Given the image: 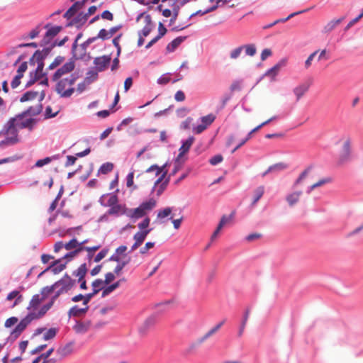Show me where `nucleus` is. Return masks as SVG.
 Returning <instances> with one entry per match:
<instances>
[{
	"label": "nucleus",
	"mask_w": 363,
	"mask_h": 363,
	"mask_svg": "<svg viewBox=\"0 0 363 363\" xmlns=\"http://www.w3.org/2000/svg\"><path fill=\"white\" fill-rule=\"evenodd\" d=\"M89 323H84L79 322L77 325L74 327L75 330L78 332L79 333H84L86 332L89 329Z\"/></svg>",
	"instance_id": "43"
},
{
	"label": "nucleus",
	"mask_w": 363,
	"mask_h": 363,
	"mask_svg": "<svg viewBox=\"0 0 363 363\" xmlns=\"http://www.w3.org/2000/svg\"><path fill=\"white\" fill-rule=\"evenodd\" d=\"M48 50L45 51V54L43 55V52H40L39 50H37L35 52L31 61L35 60L38 62V66L34 72L30 73V79L27 82L26 86H31L37 80L41 79L44 74L43 73V67H44V63H43V58L47 55Z\"/></svg>",
	"instance_id": "6"
},
{
	"label": "nucleus",
	"mask_w": 363,
	"mask_h": 363,
	"mask_svg": "<svg viewBox=\"0 0 363 363\" xmlns=\"http://www.w3.org/2000/svg\"><path fill=\"white\" fill-rule=\"evenodd\" d=\"M84 6V1H76L74 4L65 13L64 18L67 19L72 18L80 9Z\"/></svg>",
	"instance_id": "16"
},
{
	"label": "nucleus",
	"mask_w": 363,
	"mask_h": 363,
	"mask_svg": "<svg viewBox=\"0 0 363 363\" xmlns=\"http://www.w3.org/2000/svg\"><path fill=\"white\" fill-rule=\"evenodd\" d=\"M344 18H340L336 20H332L328 22L323 28L324 33H330L342 21Z\"/></svg>",
	"instance_id": "24"
},
{
	"label": "nucleus",
	"mask_w": 363,
	"mask_h": 363,
	"mask_svg": "<svg viewBox=\"0 0 363 363\" xmlns=\"http://www.w3.org/2000/svg\"><path fill=\"white\" fill-rule=\"evenodd\" d=\"M276 117H272L269 119H268L267 121L263 122L262 123H261L260 125H259L258 126H257L256 128H255L254 129H252L248 134L247 136H250V138H251L252 136V134L255 133L256 131H257L258 130H259L262 127H263L264 125L268 124L269 122H271L272 121H273L274 119H275Z\"/></svg>",
	"instance_id": "51"
},
{
	"label": "nucleus",
	"mask_w": 363,
	"mask_h": 363,
	"mask_svg": "<svg viewBox=\"0 0 363 363\" xmlns=\"http://www.w3.org/2000/svg\"><path fill=\"white\" fill-rule=\"evenodd\" d=\"M157 319L155 315H151L148 317L143 323L140 328V332L141 333H146L150 328L155 325Z\"/></svg>",
	"instance_id": "18"
},
{
	"label": "nucleus",
	"mask_w": 363,
	"mask_h": 363,
	"mask_svg": "<svg viewBox=\"0 0 363 363\" xmlns=\"http://www.w3.org/2000/svg\"><path fill=\"white\" fill-rule=\"evenodd\" d=\"M55 289H56L55 286H54V284L50 286H45L41 289V294L40 295L45 300Z\"/></svg>",
	"instance_id": "39"
},
{
	"label": "nucleus",
	"mask_w": 363,
	"mask_h": 363,
	"mask_svg": "<svg viewBox=\"0 0 363 363\" xmlns=\"http://www.w3.org/2000/svg\"><path fill=\"white\" fill-rule=\"evenodd\" d=\"M91 83V80L89 79V77H86L82 83L77 85V91L79 94L82 93Z\"/></svg>",
	"instance_id": "38"
},
{
	"label": "nucleus",
	"mask_w": 363,
	"mask_h": 363,
	"mask_svg": "<svg viewBox=\"0 0 363 363\" xmlns=\"http://www.w3.org/2000/svg\"><path fill=\"white\" fill-rule=\"evenodd\" d=\"M105 284H105L104 281H103L101 279H96L92 282L91 286L93 287V289L95 290V293H99V291L105 289L104 288Z\"/></svg>",
	"instance_id": "37"
},
{
	"label": "nucleus",
	"mask_w": 363,
	"mask_h": 363,
	"mask_svg": "<svg viewBox=\"0 0 363 363\" xmlns=\"http://www.w3.org/2000/svg\"><path fill=\"white\" fill-rule=\"evenodd\" d=\"M276 117H272L269 119H268L267 121L263 122L262 123H261L260 125H259L258 126H257L256 128H255L254 129H252L248 134L247 136H250V138H251L252 136V134L255 133L256 131H257L258 130H259L262 127H263L264 125L268 124L269 122H271L272 121H273L274 119H275Z\"/></svg>",
	"instance_id": "52"
},
{
	"label": "nucleus",
	"mask_w": 363,
	"mask_h": 363,
	"mask_svg": "<svg viewBox=\"0 0 363 363\" xmlns=\"http://www.w3.org/2000/svg\"><path fill=\"white\" fill-rule=\"evenodd\" d=\"M151 231V229H147L145 230H140L137 232L134 236L133 239L135 240L134 243L131 246L130 251H134L138 249L144 242L147 235Z\"/></svg>",
	"instance_id": "11"
},
{
	"label": "nucleus",
	"mask_w": 363,
	"mask_h": 363,
	"mask_svg": "<svg viewBox=\"0 0 363 363\" xmlns=\"http://www.w3.org/2000/svg\"><path fill=\"white\" fill-rule=\"evenodd\" d=\"M54 157H47L44 159H42V160H38L35 164V167H43L44 165L45 164H49L50 162H51V161L52 160Z\"/></svg>",
	"instance_id": "47"
},
{
	"label": "nucleus",
	"mask_w": 363,
	"mask_h": 363,
	"mask_svg": "<svg viewBox=\"0 0 363 363\" xmlns=\"http://www.w3.org/2000/svg\"><path fill=\"white\" fill-rule=\"evenodd\" d=\"M61 30V26H55L50 28L47 30L45 36L43 37L40 45L42 46H45L48 45L51 42V40L60 32Z\"/></svg>",
	"instance_id": "12"
},
{
	"label": "nucleus",
	"mask_w": 363,
	"mask_h": 363,
	"mask_svg": "<svg viewBox=\"0 0 363 363\" xmlns=\"http://www.w3.org/2000/svg\"><path fill=\"white\" fill-rule=\"evenodd\" d=\"M83 308H79L77 306H74L72 307L69 311H68V315L69 317H80L82 315H84L89 310V306L88 305H83Z\"/></svg>",
	"instance_id": "17"
},
{
	"label": "nucleus",
	"mask_w": 363,
	"mask_h": 363,
	"mask_svg": "<svg viewBox=\"0 0 363 363\" xmlns=\"http://www.w3.org/2000/svg\"><path fill=\"white\" fill-rule=\"evenodd\" d=\"M75 63L74 61L71 60L69 62L65 63L61 67L58 68L52 77V80H57L62 74H72V72L74 69Z\"/></svg>",
	"instance_id": "10"
},
{
	"label": "nucleus",
	"mask_w": 363,
	"mask_h": 363,
	"mask_svg": "<svg viewBox=\"0 0 363 363\" xmlns=\"http://www.w3.org/2000/svg\"><path fill=\"white\" fill-rule=\"evenodd\" d=\"M74 284L75 281L72 279L71 277L67 275L64 276L61 279L56 281L54 284V286H55L57 291L55 294L52 298L53 301L55 302L60 294L67 293L70 289H72Z\"/></svg>",
	"instance_id": "7"
},
{
	"label": "nucleus",
	"mask_w": 363,
	"mask_h": 363,
	"mask_svg": "<svg viewBox=\"0 0 363 363\" xmlns=\"http://www.w3.org/2000/svg\"><path fill=\"white\" fill-rule=\"evenodd\" d=\"M74 351V343L69 342L63 346L60 347L56 352L59 356L60 359H63L69 355H70Z\"/></svg>",
	"instance_id": "15"
},
{
	"label": "nucleus",
	"mask_w": 363,
	"mask_h": 363,
	"mask_svg": "<svg viewBox=\"0 0 363 363\" xmlns=\"http://www.w3.org/2000/svg\"><path fill=\"white\" fill-rule=\"evenodd\" d=\"M223 161V157L221 155H216L211 157L209 162L212 165H216Z\"/></svg>",
	"instance_id": "57"
},
{
	"label": "nucleus",
	"mask_w": 363,
	"mask_h": 363,
	"mask_svg": "<svg viewBox=\"0 0 363 363\" xmlns=\"http://www.w3.org/2000/svg\"><path fill=\"white\" fill-rule=\"evenodd\" d=\"M242 49H243V47L240 46V47H238V48H235V50H232L230 52V57L232 59L238 58L240 55V54L242 51Z\"/></svg>",
	"instance_id": "58"
},
{
	"label": "nucleus",
	"mask_w": 363,
	"mask_h": 363,
	"mask_svg": "<svg viewBox=\"0 0 363 363\" xmlns=\"http://www.w3.org/2000/svg\"><path fill=\"white\" fill-rule=\"evenodd\" d=\"M57 334V330L55 328H50L43 335V339L45 340H49L55 337Z\"/></svg>",
	"instance_id": "44"
},
{
	"label": "nucleus",
	"mask_w": 363,
	"mask_h": 363,
	"mask_svg": "<svg viewBox=\"0 0 363 363\" xmlns=\"http://www.w3.org/2000/svg\"><path fill=\"white\" fill-rule=\"evenodd\" d=\"M16 298V301L13 305V307H14L15 306H16L18 303H19L20 302H21L23 298H22V296L21 294H19V291H13L11 292H10L7 297H6V299L8 301H11L13 299Z\"/></svg>",
	"instance_id": "28"
},
{
	"label": "nucleus",
	"mask_w": 363,
	"mask_h": 363,
	"mask_svg": "<svg viewBox=\"0 0 363 363\" xmlns=\"http://www.w3.org/2000/svg\"><path fill=\"white\" fill-rule=\"evenodd\" d=\"M172 212V208L170 207H167L163 209L158 211L157 218L162 220L164 218L169 216ZM162 223V221H161Z\"/></svg>",
	"instance_id": "34"
},
{
	"label": "nucleus",
	"mask_w": 363,
	"mask_h": 363,
	"mask_svg": "<svg viewBox=\"0 0 363 363\" xmlns=\"http://www.w3.org/2000/svg\"><path fill=\"white\" fill-rule=\"evenodd\" d=\"M18 321V318L16 317H11L6 320L4 325L6 328H11V326L16 325Z\"/></svg>",
	"instance_id": "55"
},
{
	"label": "nucleus",
	"mask_w": 363,
	"mask_h": 363,
	"mask_svg": "<svg viewBox=\"0 0 363 363\" xmlns=\"http://www.w3.org/2000/svg\"><path fill=\"white\" fill-rule=\"evenodd\" d=\"M77 79L76 75L70 74L69 78H65L56 82V92L62 97H69L74 91V88L72 87V85Z\"/></svg>",
	"instance_id": "5"
},
{
	"label": "nucleus",
	"mask_w": 363,
	"mask_h": 363,
	"mask_svg": "<svg viewBox=\"0 0 363 363\" xmlns=\"http://www.w3.org/2000/svg\"><path fill=\"white\" fill-rule=\"evenodd\" d=\"M145 212L140 205L138 208L131 211L130 216L133 218L138 219L145 216Z\"/></svg>",
	"instance_id": "32"
},
{
	"label": "nucleus",
	"mask_w": 363,
	"mask_h": 363,
	"mask_svg": "<svg viewBox=\"0 0 363 363\" xmlns=\"http://www.w3.org/2000/svg\"><path fill=\"white\" fill-rule=\"evenodd\" d=\"M225 320H223L220 323H218L216 325L212 328L209 331H208L201 338V341L203 342L210 337L211 335L215 334L225 323Z\"/></svg>",
	"instance_id": "27"
},
{
	"label": "nucleus",
	"mask_w": 363,
	"mask_h": 363,
	"mask_svg": "<svg viewBox=\"0 0 363 363\" xmlns=\"http://www.w3.org/2000/svg\"><path fill=\"white\" fill-rule=\"evenodd\" d=\"M363 17V13H361L357 18L352 19L346 26L345 30H348L353 25H354L357 22L359 21Z\"/></svg>",
	"instance_id": "62"
},
{
	"label": "nucleus",
	"mask_w": 363,
	"mask_h": 363,
	"mask_svg": "<svg viewBox=\"0 0 363 363\" xmlns=\"http://www.w3.org/2000/svg\"><path fill=\"white\" fill-rule=\"evenodd\" d=\"M108 213L110 215L118 213L123 214L125 213V207L122 205L118 204V203H116L114 206L110 207V209L108 210Z\"/></svg>",
	"instance_id": "30"
},
{
	"label": "nucleus",
	"mask_w": 363,
	"mask_h": 363,
	"mask_svg": "<svg viewBox=\"0 0 363 363\" xmlns=\"http://www.w3.org/2000/svg\"><path fill=\"white\" fill-rule=\"evenodd\" d=\"M192 122V118L189 117L181 124V128L184 130H187L190 128V125Z\"/></svg>",
	"instance_id": "63"
},
{
	"label": "nucleus",
	"mask_w": 363,
	"mask_h": 363,
	"mask_svg": "<svg viewBox=\"0 0 363 363\" xmlns=\"http://www.w3.org/2000/svg\"><path fill=\"white\" fill-rule=\"evenodd\" d=\"M113 169V164L111 162H106V163H104L103 164L99 171H98V173L99 174H108V172H111Z\"/></svg>",
	"instance_id": "35"
},
{
	"label": "nucleus",
	"mask_w": 363,
	"mask_h": 363,
	"mask_svg": "<svg viewBox=\"0 0 363 363\" xmlns=\"http://www.w3.org/2000/svg\"><path fill=\"white\" fill-rule=\"evenodd\" d=\"M216 117L213 114H208L207 116H203L201 120V123L206 125V127H208L209 125H211L215 120Z\"/></svg>",
	"instance_id": "41"
},
{
	"label": "nucleus",
	"mask_w": 363,
	"mask_h": 363,
	"mask_svg": "<svg viewBox=\"0 0 363 363\" xmlns=\"http://www.w3.org/2000/svg\"><path fill=\"white\" fill-rule=\"evenodd\" d=\"M301 195V191H294L288 194L286 197V200L290 206H293L299 201Z\"/></svg>",
	"instance_id": "19"
},
{
	"label": "nucleus",
	"mask_w": 363,
	"mask_h": 363,
	"mask_svg": "<svg viewBox=\"0 0 363 363\" xmlns=\"http://www.w3.org/2000/svg\"><path fill=\"white\" fill-rule=\"evenodd\" d=\"M122 281H125V279L123 278L105 288L102 291V297H105L106 296L108 295L110 293L113 291L115 289H116L118 287H119Z\"/></svg>",
	"instance_id": "25"
},
{
	"label": "nucleus",
	"mask_w": 363,
	"mask_h": 363,
	"mask_svg": "<svg viewBox=\"0 0 363 363\" xmlns=\"http://www.w3.org/2000/svg\"><path fill=\"white\" fill-rule=\"evenodd\" d=\"M150 222V219L148 217H146L141 223L138 224V228L141 230H147L146 228L149 226Z\"/></svg>",
	"instance_id": "59"
},
{
	"label": "nucleus",
	"mask_w": 363,
	"mask_h": 363,
	"mask_svg": "<svg viewBox=\"0 0 363 363\" xmlns=\"http://www.w3.org/2000/svg\"><path fill=\"white\" fill-rule=\"evenodd\" d=\"M167 28L164 26L162 23H160L158 25V38H161L163 37L167 33Z\"/></svg>",
	"instance_id": "61"
},
{
	"label": "nucleus",
	"mask_w": 363,
	"mask_h": 363,
	"mask_svg": "<svg viewBox=\"0 0 363 363\" xmlns=\"http://www.w3.org/2000/svg\"><path fill=\"white\" fill-rule=\"evenodd\" d=\"M118 199L116 194H106L101 196L100 202L104 206L111 207L118 203Z\"/></svg>",
	"instance_id": "14"
},
{
	"label": "nucleus",
	"mask_w": 363,
	"mask_h": 363,
	"mask_svg": "<svg viewBox=\"0 0 363 363\" xmlns=\"http://www.w3.org/2000/svg\"><path fill=\"white\" fill-rule=\"evenodd\" d=\"M108 252V250H107V249H104L101 251H100L95 257L94 262H100L102 259H104L106 256Z\"/></svg>",
	"instance_id": "56"
},
{
	"label": "nucleus",
	"mask_w": 363,
	"mask_h": 363,
	"mask_svg": "<svg viewBox=\"0 0 363 363\" xmlns=\"http://www.w3.org/2000/svg\"><path fill=\"white\" fill-rule=\"evenodd\" d=\"M78 245H79V242L77 241V240L76 238H73L69 242L65 244V248L67 250H71L73 249L75 250V248H77V247Z\"/></svg>",
	"instance_id": "45"
},
{
	"label": "nucleus",
	"mask_w": 363,
	"mask_h": 363,
	"mask_svg": "<svg viewBox=\"0 0 363 363\" xmlns=\"http://www.w3.org/2000/svg\"><path fill=\"white\" fill-rule=\"evenodd\" d=\"M309 86H310L309 84L304 83V84H301L298 85L294 89V93L296 96L297 101H298L304 95V94L308 90Z\"/></svg>",
	"instance_id": "21"
},
{
	"label": "nucleus",
	"mask_w": 363,
	"mask_h": 363,
	"mask_svg": "<svg viewBox=\"0 0 363 363\" xmlns=\"http://www.w3.org/2000/svg\"><path fill=\"white\" fill-rule=\"evenodd\" d=\"M155 246V242H147L145 243V246L140 248V253L141 255L146 254L149 250Z\"/></svg>",
	"instance_id": "53"
},
{
	"label": "nucleus",
	"mask_w": 363,
	"mask_h": 363,
	"mask_svg": "<svg viewBox=\"0 0 363 363\" xmlns=\"http://www.w3.org/2000/svg\"><path fill=\"white\" fill-rule=\"evenodd\" d=\"M127 247L121 245L116 248L115 253L111 257L110 259L119 263L125 267L131 261V257L126 253Z\"/></svg>",
	"instance_id": "8"
},
{
	"label": "nucleus",
	"mask_w": 363,
	"mask_h": 363,
	"mask_svg": "<svg viewBox=\"0 0 363 363\" xmlns=\"http://www.w3.org/2000/svg\"><path fill=\"white\" fill-rule=\"evenodd\" d=\"M86 270V264H83L74 272V274L78 277L79 281H81L84 278Z\"/></svg>",
	"instance_id": "33"
},
{
	"label": "nucleus",
	"mask_w": 363,
	"mask_h": 363,
	"mask_svg": "<svg viewBox=\"0 0 363 363\" xmlns=\"http://www.w3.org/2000/svg\"><path fill=\"white\" fill-rule=\"evenodd\" d=\"M186 37H178L174 39L171 43H169L167 46V50L168 52H173L177 48H178L182 42L185 40Z\"/></svg>",
	"instance_id": "23"
},
{
	"label": "nucleus",
	"mask_w": 363,
	"mask_h": 363,
	"mask_svg": "<svg viewBox=\"0 0 363 363\" xmlns=\"http://www.w3.org/2000/svg\"><path fill=\"white\" fill-rule=\"evenodd\" d=\"M101 17L103 19L108 20V21H113V15L111 12H110L108 10L104 11L101 15Z\"/></svg>",
	"instance_id": "60"
},
{
	"label": "nucleus",
	"mask_w": 363,
	"mask_h": 363,
	"mask_svg": "<svg viewBox=\"0 0 363 363\" xmlns=\"http://www.w3.org/2000/svg\"><path fill=\"white\" fill-rule=\"evenodd\" d=\"M331 182V179L330 178H324V179H322L320 180H319L318 182H317L316 183L312 184L311 186H310L308 189V191H307V193L308 194H310L313 190H314L315 188H318V187H320L325 184H328V183H330Z\"/></svg>",
	"instance_id": "31"
},
{
	"label": "nucleus",
	"mask_w": 363,
	"mask_h": 363,
	"mask_svg": "<svg viewBox=\"0 0 363 363\" xmlns=\"http://www.w3.org/2000/svg\"><path fill=\"white\" fill-rule=\"evenodd\" d=\"M194 141V137H189L187 140L183 142L182 145L179 148V157H182L184 154H186L190 149Z\"/></svg>",
	"instance_id": "22"
},
{
	"label": "nucleus",
	"mask_w": 363,
	"mask_h": 363,
	"mask_svg": "<svg viewBox=\"0 0 363 363\" xmlns=\"http://www.w3.org/2000/svg\"><path fill=\"white\" fill-rule=\"evenodd\" d=\"M264 193V186H259L254 191V199L252 205L254 206L262 198Z\"/></svg>",
	"instance_id": "29"
},
{
	"label": "nucleus",
	"mask_w": 363,
	"mask_h": 363,
	"mask_svg": "<svg viewBox=\"0 0 363 363\" xmlns=\"http://www.w3.org/2000/svg\"><path fill=\"white\" fill-rule=\"evenodd\" d=\"M311 169V167H308L301 173L298 179L295 181L294 184V187H296L297 185H298L307 177Z\"/></svg>",
	"instance_id": "40"
},
{
	"label": "nucleus",
	"mask_w": 363,
	"mask_h": 363,
	"mask_svg": "<svg viewBox=\"0 0 363 363\" xmlns=\"http://www.w3.org/2000/svg\"><path fill=\"white\" fill-rule=\"evenodd\" d=\"M88 18L86 13L81 12L72 20V25L77 28L81 27L86 22Z\"/></svg>",
	"instance_id": "20"
},
{
	"label": "nucleus",
	"mask_w": 363,
	"mask_h": 363,
	"mask_svg": "<svg viewBox=\"0 0 363 363\" xmlns=\"http://www.w3.org/2000/svg\"><path fill=\"white\" fill-rule=\"evenodd\" d=\"M157 205L155 199L151 198L148 201L143 202L140 206L147 214V212L152 211Z\"/></svg>",
	"instance_id": "26"
},
{
	"label": "nucleus",
	"mask_w": 363,
	"mask_h": 363,
	"mask_svg": "<svg viewBox=\"0 0 363 363\" xmlns=\"http://www.w3.org/2000/svg\"><path fill=\"white\" fill-rule=\"evenodd\" d=\"M34 123V119L26 117L25 113L10 118L4 126L2 131L6 135V138L0 142V147L18 143V130L23 128H29L31 130Z\"/></svg>",
	"instance_id": "2"
},
{
	"label": "nucleus",
	"mask_w": 363,
	"mask_h": 363,
	"mask_svg": "<svg viewBox=\"0 0 363 363\" xmlns=\"http://www.w3.org/2000/svg\"><path fill=\"white\" fill-rule=\"evenodd\" d=\"M318 52V50H315V52H312L308 56L307 60L305 61V68L306 69H308L311 67V65L312 64V61H313V60L314 59L315 56L317 55Z\"/></svg>",
	"instance_id": "54"
},
{
	"label": "nucleus",
	"mask_w": 363,
	"mask_h": 363,
	"mask_svg": "<svg viewBox=\"0 0 363 363\" xmlns=\"http://www.w3.org/2000/svg\"><path fill=\"white\" fill-rule=\"evenodd\" d=\"M245 49V53L250 56H254L256 53V48L254 45H247L243 47Z\"/></svg>",
	"instance_id": "50"
},
{
	"label": "nucleus",
	"mask_w": 363,
	"mask_h": 363,
	"mask_svg": "<svg viewBox=\"0 0 363 363\" xmlns=\"http://www.w3.org/2000/svg\"><path fill=\"white\" fill-rule=\"evenodd\" d=\"M344 155L341 157L340 160L342 162L347 160L350 155V143L347 140L343 145Z\"/></svg>",
	"instance_id": "36"
},
{
	"label": "nucleus",
	"mask_w": 363,
	"mask_h": 363,
	"mask_svg": "<svg viewBox=\"0 0 363 363\" xmlns=\"http://www.w3.org/2000/svg\"><path fill=\"white\" fill-rule=\"evenodd\" d=\"M96 38H100V39L104 40L109 39L111 37V35H110V34L108 33V30H106V29L103 28V29H101L99 30Z\"/></svg>",
	"instance_id": "49"
},
{
	"label": "nucleus",
	"mask_w": 363,
	"mask_h": 363,
	"mask_svg": "<svg viewBox=\"0 0 363 363\" xmlns=\"http://www.w3.org/2000/svg\"><path fill=\"white\" fill-rule=\"evenodd\" d=\"M217 9V5H215V6H213L212 7L206 9V11H202L201 10H199L197 11H196L195 13H193L190 16H189V18H191L192 17L194 16H196L197 15H204L206 13H208L209 12H211L214 10H216Z\"/></svg>",
	"instance_id": "48"
},
{
	"label": "nucleus",
	"mask_w": 363,
	"mask_h": 363,
	"mask_svg": "<svg viewBox=\"0 0 363 363\" xmlns=\"http://www.w3.org/2000/svg\"><path fill=\"white\" fill-rule=\"evenodd\" d=\"M53 351L54 348L52 347L49 349L45 353H43L38 357L35 358V359L33 360L32 363H38L40 359H47L53 352Z\"/></svg>",
	"instance_id": "46"
},
{
	"label": "nucleus",
	"mask_w": 363,
	"mask_h": 363,
	"mask_svg": "<svg viewBox=\"0 0 363 363\" xmlns=\"http://www.w3.org/2000/svg\"><path fill=\"white\" fill-rule=\"evenodd\" d=\"M111 57L108 55H104L96 57L94 60V64L98 72L105 70L111 62Z\"/></svg>",
	"instance_id": "13"
},
{
	"label": "nucleus",
	"mask_w": 363,
	"mask_h": 363,
	"mask_svg": "<svg viewBox=\"0 0 363 363\" xmlns=\"http://www.w3.org/2000/svg\"><path fill=\"white\" fill-rule=\"evenodd\" d=\"M65 60V57L62 56H57L55 58L53 62L49 65L48 69H53L60 66Z\"/></svg>",
	"instance_id": "42"
},
{
	"label": "nucleus",
	"mask_w": 363,
	"mask_h": 363,
	"mask_svg": "<svg viewBox=\"0 0 363 363\" xmlns=\"http://www.w3.org/2000/svg\"><path fill=\"white\" fill-rule=\"evenodd\" d=\"M137 22L143 26L141 33L144 37L147 36L154 28L151 16L147 13H140L137 18Z\"/></svg>",
	"instance_id": "9"
},
{
	"label": "nucleus",
	"mask_w": 363,
	"mask_h": 363,
	"mask_svg": "<svg viewBox=\"0 0 363 363\" xmlns=\"http://www.w3.org/2000/svg\"><path fill=\"white\" fill-rule=\"evenodd\" d=\"M45 96V94L44 91H28L24 93L20 99L21 102H26L28 101H38V104L34 106L29 107L25 113V115L27 113L30 116H37L38 115L43 109V106L41 104V101L44 99Z\"/></svg>",
	"instance_id": "4"
},
{
	"label": "nucleus",
	"mask_w": 363,
	"mask_h": 363,
	"mask_svg": "<svg viewBox=\"0 0 363 363\" xmlns=\"http://www.w3.org/2000/svg\"><path fill=\"white\" fill-rule=\"evenodd\" d=\"M167 167V164H164L162 167H158L156 164L150 166L147 170L146 172H151L155 171V174L160 175L159 178L155 182L154 186L152 191L156 192V196H160L162 194V193L166 189L169 182V177L166 178V175L167 174V170L165 169Z\"/></svg>",
	"instance_id": "3"
},
{
	"label": "nucleus",
	"mask_w": 363,
	"mask_h": 363,
	"mask_svg": "<svg viewBox=\"0 0 363 363\" xmlns=\"http://www.w3.org/2000/svg\"><path fill=\"white\" fill-rule=\"evenodd\" d=\"M174 99L177 101H183L185 99V94L181 90L177 91L175 94Z\"/></svg>",
	"instance_id": "64"
},
{
	"label": "nucleus",
	"mask_w": 363,
	"mask_h": 363,
	"mask_svg": "<svg viewBox=\"0 0 363 363\" xmlns=\"http://www.w3.org/2000/svg\"><path fill=\"white\" fill-rule=\"evenodd\" d=\"M43 301V298L40 294H35L32 296L27 307L29 312L13 329L11 333L15 337L19 336L33 320L43 318L54 304V301L51 298L49 303L38 309L39 306Z\"/></svg>",
	"instance_id": "1"
}]
</instances>
